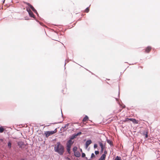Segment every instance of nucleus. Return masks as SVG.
Instances as JSON below:
<instances>
[{"label":"nucleus","mask_w":160,"mask_h":160,"mask_svg":"<svg viewBox=\"0 0 160 160\" xmlns=\"http://www.w3.org/2000/svg\"><path fill=\"white\" fill-rule=\"evenodd\" d=\"M54 150L60 155H62L64 152V148L60 142H58L54 147Z\"/></svg>","instance_id":"nucleus-1"},{"label":"nucleus","mask_w":160,"mask_h":160,"mask_svg":"<svg viewBox=\"0 0 160 160\" xmlns=\"http://www.w3.org/2000/svg\"><path fill=\"white\" fill-rule=\"evenodd\" d=\"M57 132V129H55L54 131H46L44 133V134L45 135L46 137H48L50 136H51L53 134Z\"/></svg>","instance_id":"nucleus-2"},{"label":"nucleus","mask_w":160,"mask_h":160,"mask_svg":"<svg viewBox=\"0 0 160 160\" xmlns=\"http://www.w3.org/2000/svg\"><path fill=\"white\" fill-rule=\"evenodd\" d=\"M24 3L26 4V5H28L29 6L30 8L32 9V10L36 14H38V12L34 8L30 3L27 2H24Z\"/></svg>","instance_id":"nucleus-3"},{"label":"nucleus","mask_w":160,"mask_h":160,"mask_svg":"<svg viewBox=\"0 0 160 160\" xmlns=\"http://www.w3.org/2000/svg\"><path fill=\"white\" fill-rule=\"evenodd\" d=\"M82 134L81 132H79L76 134L72 135L70 138V139L72 140L76 138L78 136L81 135Z\"/></svg>","instance_id":"nucleus-4"},{"label":"nucleus","mask_w":160,"mask_h":160,"mask_svg":"<svg viewBox=\"0 0 160 160\" xmlns=\"http://www.w3.org/2000/svg\"><path fill=\"white\" fill-rule=\"evenodd\" d=\"M27 11L28 12L29 14V15L31 17H34V15L33 14L32 12L31 11V10L30 9H28L27 8Z\"/></svg>","instance_id":"nucleus-5"},{"label":"nucleus","mask_w":160,"mask_h":160,"mask_svg":"<svg viewBox=\"0 0 160 160\" xmlns=\"http://www.w3.org/2000/svg\"><path fill=\"white\" fill-rule=\"evenodd\" d=\"M152 47L150 46H148L145 49V52L146 53H149L151 50Z\"/></svg>","instance_id":"nucleus-6"},{"label":"nucleus","mask_w":160,"mask_h":160,"mask_svg":"<svg viewBox=\"0 0 160 160\" xmlns=\"http://www.w3.org/2000/svg\"><path fill=\"white\" fill-rule=\"evenodd\" d=\"M92 141L91 140H88L87 141L86 143V148H87L88 146L91 143Z\"/></svg>","instance_id":"nucleus-7"},{"label":"nucleus","mask_w":160,"mask_h":160,"mask_svg":"<svg viewBox=\"0 0 160 160\" xmlns=\"http://www.w3.org/2000/svg\"><path fill=\"white\" fill-rule=\"evenodd\" d=\"M73 142L72 141V140H69L67 142V145L68 146L69 145L70 146H71V145L73 144Z\"/></svg>","instance_id":"nucleus-8"},{"label":"nucleus","mask_w":160,"mask_h":160,"mask_svg":"<svg viewBox=\"0 0 160 160\" xmlns=\"http://www.w3.org/2000/svg\"><path fill=\"white\" fill-rule=\"evenodd\" d=\"M129 120L132 122L134 123L138 124V121L136 120V119L134 118H130V119H129Z\"/></svg>","instance_id":"nucleus-9"},{"label":"nucleus","mask_w":160,"mask_h":160,"mask_svg":"<svg viewBox=\"0 0 160 160\" xmlns=\"http://www.w3.org/2000/svg\"><path fill=\"white\" fill-rule=\"evenodd\" d=\"M106 157L105 154H103L98 160H105Z\"/></svg>","instance_id":"nucleus-10"},{"label":"nucleus","mask_w":160,"mask_h":160,"mask_svg":"<svg viewBox=\"0 0 160 160\" xmlns=\"http://www.w3.org/2000/svg\"><path fill=\"white\" fill-rule=\"evenodd\" d=\"M18 145L20 148H22V146L24 145V143L23 142H18Z\"/></svg>","instance_id":"nucleus-11"},{"label":"nucleus","mask_w":160,"mask_h":160,"mask_svg":"<svg viewBox=\"0 0 160 160\" xmlns=\"http://www.w3.org/2000/svg\"><path fill=\"white\" fill-rule=\"evenodd\" d=\"M74 155L77 157H79L80 156V154L79 152L77 151L74 152Z\"/></svg>","instance_id":"nucleus-12"},{"label":"nucleus","mask_w":160,"mask_h":160,"mask_svg":"<svg viewBox=\"0 0 160 160\" xmlns=\"http://www.w3.org/2000/svg\"><path fill=\"white\" fill-rule=\"evenodd\" d=\"M71 148V146H70L69 145H67V152H68V153L69 154L70 153V148Z\"/></svg>","instance_id":"nucleus-13"},{"label":"nucleus","mask_w":160,"mask_h":160,"mask_svg":"<svg viewBox=\"0 0 160 160\" xmlns=\"http://www.w3.org/2000/svg\"><path fill=\"white\" fill-rule=\"evenodd\" d=\"M99 145H100V147L101 148V152H102L103 151V149H104V147H103V144L101 142H100L99 143Z\"/></svg>","instance_id":"nucleus-14"},{"label":"nucleus","mask_w":160,"mask_h":160,"mask_svg":"<svg viewBox=\"0 0 160 160\" xmlns=\"http://www.w3.org/2000/svg\"><path fill=\"white\" fill-rule=\"evenodd\" d=\"M88 117L87 116H86L83 119L82 122H86L88 120Z\"/></svg>","instance_id":"nucleus-15"},{"label":"nucleus","mask_w":160,"mask_h":160,"mask_svg":"<svg viewBox=\"0 0 160 160\" xmlns=\"http://www.w3.org/2000/svg\"><path fill=\"white\" fill-rule=\"evenodd\" d=\"M107 142L111 145H112V142L110 140H108L107 141Z\"/></svg>","instance_id":"nucleus-16"},{"label":"nucleus","mask_w":160,"mask_h":160,"mask_svg":"<svg viewBox=\"0 0 160 160\" xmlns=\"http://www.w3.org/2000/svg\"><path fill=\"white\" fill-rule=\"evenodd\" d=\"M77 148L76 147H74L73 148V151L75 152H77Z\"/></svg>","instance_id":"nucleus-17"},{"label":"nucleus","mask_w":160,"mask_h":160,"mask_svg":"<svg viewBox=\"0 0 160 160\" xmlns=\"http://www.w3.org/2000/svg\"><path fill=\"white\" fill-rule=\"evenodd\" d=\"M4 130V129L2 127H0V133L2 132Z\"/></svg>","instance_id":"nucleus-18"},{"label":"nucleus","mask_w":160,"mask_h":160,"mask_svg":"<svg viewBox=\"0 0 160 160\" xmlns=\"http://www.w3.org/2000/svg\"><path fill=\"white\" fill-rule=\"evenodd\" d=\"M89 11V8H87L85 10L84 12L86 13H88Z\"/></svg>","instance_id":"nucleus-19"},{"label":"nucleus","mask_w":160,"mask_h":160,"mask_svg":"<svg viewBox=\"0 0 160 160\" xmlns=\"http://www.w3.org/2000/svg\"><path fill=\"white\" fill-rule=\"evenodd\" d=\"M115 160H121V158L120 157L117 156L115 159Z\"/></svg>","instance_id":"nucleus-20"},{"label":"nucleus","mask_w":160,"mask_h":160,"mask_svg":"<svg viewBox=\"0 0 160 160\" xmlns=\"http://www.w3.org/2000/svg\"><path fill=\"white\" fill-rule=\"evenodd\" d=\"M8 146L10 148L11 147V143L10 142L8 143Z\"/></svg>","instance_id":"nucleus-21"},{"label":"nucleus","mask_w":160,"mask_h":160,"mask_svg":"<svg viewBox=\"0 0 160 160\" xmlns=\"http://www.w3.org/2000/svg\"><path fill=\"white\" fill-rule=\"evenodd\" d=\"M69 125V124L68 123L66 124H65L64 126L63 127V128H68V126Z\"/></svg>","instance_id":"nucleus-22"},{"label":"nucleus","mask_w":160,"mask_h":160,"mask_svg":"<svg viewBox=\"0 0 160 160\" xmlns=\"http://www.w3.org/2000/svg\"><path fill=\"white\" fill-rule=\"evenodd\" d=\"M95 157V155L93 153H92V154L91 155V158H93Z\"/></svg>","instance_id":"nucleus-23"},{"label":"nucleus","mask_w":160,"mask_h":160,"mask_svg":"<svg viewBox=\"0 0 160 160\" xmlns=\"http://www.w3.org/2000/svg\"><path fill=\"white\" fill-rule=\"evenodd\" d=\"M129 119H130V118H126L123 121V122H125L128 121L129 120Z\"/></svg>","instance_id":"nucleus-24"},{"label":"nucleus","mask_w":160,"mask_h":160,"mask_svg":"<svg viewBox=\"0 0 160 160\" xmlns=\"http://www.w3.org/2000/svg\"><path fill=\"white\" fill-rule=\"evenodd\" d=\"M144 135H145L146 138H147L148 137V133L147 132H146V133L144 134Z\"/></svg>","instance_id":"nucleus-25"},{"label":"nucleus","mask_w":160,"mask_h":160,"mask_svg":"<svg viewBox=\"0 0 160 160\" xmlns=\"http://www.w3.org/2000/svg\"><path fill=\"white\" fill-rule=\"evenodd\" d=\"M95 153L96 155H97L99 154V152L98 151H95Z\"/></svg>","instance_id":"nucleus-26"},{"label":"nucleus","mask_w":160,"mask_h":160,"mask_svg":"<svg viewBox=\"0 0 160 160\" xmlns=\"http://www.w3.org/2000/svg\"><path fill=\"white\" fill-rule=\"evenodd\" d=\"M85 156V154L84 153H82V157H84Z\"/></svg>","instance_id":"nucleus-27"},{"label":"nucleus","mask_w":160,"mask_h":160,"mask_svg":"<svg viewBox=\"0 0 160 160\" xmlns=\"http://www.w3.org/2000/svg\"><path fill=\"white\" fill-rule=\"evenodd\" d=\"M97 146H98L97 144H95L94 146V148H97Z\"/></svg>","instance_id":"nucleus-28"},{"label":"nucleus","mask_w":160,"mask_h":160,"mask_svg":"<svg viewBox=\"0 0 160 160\" xmlns=\"http://www.w3.org/2000/svg\"><path fill=\"white\" fill-rule=\"evenodd\" d=\"M107 153V152L106 150H105L104 151V154L106 155Z\"/></svg>","instance_id":"nucleus-29"},{"label":"nucleus","mask_w":160,"mask_h":160,"mask_svg":"<svg viewBox=\"0 0 160 160\" xmlns=\"http://www.w3.org/2000/svg\"><path fill=\"white\" fill-rule=\"evenodd\" d=\"M3 140L2 139H0V142H2Z\"/></svg>","instance_id":"nucleus-30"},{"label":"nucleus","mask_w":160,"mask_h":160,"mask_svg":"<svg viewBox=\"0 0 160 160\" xmlns=\"http://www.w3.org/2000/svg\"><path fill=\"white\" fill-rule=\"evenodd\" d=\"M121 111V110H119L118 112H120Z\"/></svg>","instance_id":"nucleus-31"}]
</instances>
